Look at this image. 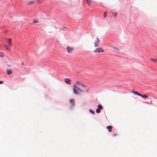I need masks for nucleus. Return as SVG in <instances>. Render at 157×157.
Returning a JSON list of instances; mask_svg holds the SVG:
<instances>
[{
	"label": "nucleus",
	"mask_w": 157,
	"mask_h": 157,
	"mask_svg": "<svg viewBox=\"0 0 157 157\" xmlns=\"http://www.w3.org/2000/svg\"><path fill=\"white\" fill-rule=\"evenodd\" d=\"M38 19H35L33 21L34 23H38Z\"/></svg>",
	"instance_id": "aec40b11"
},
{
	"label": "nucleus",
	"mask_w": 157,
	"mask_h": 157,
	"mask_svg": "<svg viewBox=\"0 0 157 157\" xmlns=\"http://www.w3.org/2000/svg\"><path fill=\"white\" fill-rule=\"evenodd\" d=\"M140 96L143 98H147L148 97V96L147 95H143V94H140Z\"/></svg>",
	"instance_id": "9b49d317"
},
{
	"label": "nucleus",
	"mask_w": 157,
	"mask_h": 157,
	"mask_svg": "<svg viewBox=\"0 0 157 157\" xmlns=\"http://www.w3.org/2000/svg\"><path fill=\"white\" fill-rule=\"evenodd\" d=\"M69 101L70 103L71 104L72 106H74L75 105V100L73 99H71Z\"/></svg>",
	"instance_id": "6e6552de"
},
{
	"label": "nucleus",
	"mask_w": 157,
	"mask_h": 157,
	"mask_svg": "<svg viewBox=\"0 0 157 157\" xmlns=\"http://www.w3.org/2000/svg\"><path fill=\"white\" fill-rule=\"evenodd\" d=\"M64 82L70 85L71 84V81L70 79L68 78H65L64 79Z\"/></svg>",
	"instance_id": "39448f33"
},
{
	"label": "nucleus",
	"mask_w": 157,
	"mask_h": 157,
	"mask_svg": "<svg viewBox=\"0 0 157 157\" xmlns=\"http://www.w3.org/2000/svg\"><path fill=\"white\" fill-rule=\"evenodd\" d=\"M34 2L33 1L29 2H27V5H31L33 4Z\"/></svg>",
	"instance_id": "ddd939ff"
},
{
	"label": "nucleus",
	"mask_w": 157,
	"mask_h": 157,
	"mask_svg": "<svg viewBox=\"0 0 157 157\" xmlns=\"http://www.w3.org/2000/svg\"><path fill=\"white\" fill-rule=\"evenodd\" d=\"M151 60L154 62H157V59H153V58H152L151 59Z\"/></svg>",
	"instance_id": "f3484780"
},
{
	"label": "nucleus",
	"mask_w": 157,
	"mask_h": 157,
	"mask_svg": "<svg viewBox=\"0 0 157 157\" xmlns=\"http://www.w3.org/2000/svg\"><path fill=\"white\" fill-rule=\"evenodd\" d=\"M89 112L90 113H92V114L94 115V111H93L92 109H90L89 110Z\"/></svg>",
	"instance_id": "dca6fc26"
},
{
	"label": "nucleus",
	"mask_w": 157,
	"mask_h": 157,
	"mask_svg": "<svg viewBox=\"0 0 157 157\" xmlns=\"http://www.w3.org/2000/svg\"><path fill=\"white\" fill-rule=\"evenodd\" d=\"M0 56H1V57H3V55H2V54H1V55H0Z\"/></svg>",
	"instance_id": "bb28decb"
},
{
	"label": "nucleus",
	"mask_w": 157,
	"mask_h": 157,
	"mask_svg": "<svg viewBox=\"0 0 157 157\" xmlns=\"http://www.w3.org/2000/svg\"><path fill=\"white\" fill-rule=\"evenodd\" d=\"M7 40V43L9 44L10 47L12 45V39L11 38H8Z\"/></svg>",
	"instance_id": "423d86ee"
},
{
	"label": "nucleus",
	"mask_w": 157,
	"mask_h": 157,
	"mask_svg": "<svg viewBox=\"0 0 157 157\" xmlns=\"http://www.w3.org/2000/svg\"><path fill=\"white\" fill-rule=\"evenodd\" d=\"M111 47H112L113 48H114V49H117V50H119V49L116 48V47H113V46H111Z\"/></svg>",
	"instance_id": "412c9836"
},
{
	"label": "nucleus",
	"mask_w": 157,
	"mask_h": 157,
	"mask_svg": "<svg viewBox=\"0 0 157 157\" xmlns=\"http://www.w3.org/2000/svg\"><path fill=\"white\" fill-rule=\"evenodd\" d=\"M7 50L9 51H10V49L8 47H7L6 48Z\"/></svg>",
	"instance_id": "4be33fe9"
},
{
	"label": "nucleus",
	"mask_w": 157,
	"mask_h": 157,
	"mask_svg": "<svg viewBox=\"0 0 157 157\" xmlns=\"http://www.w3.org/2000/svg\"><path fill=\"white\" fill-rule=\"evenodd\" d=\"M103 17L104 18H105L107 17L106 12L105 11L104 13Z\"/></svg>",
	"instance_id": "6ab92c4d"
},
{
	"label": "nucleus",
	"mask_w": 157,
	"mask_h": 157,
	"mask_svg": "<svg viewBox=\"0 0 157 157\" xmlns=\"http://www.w3.org/2000/svg\"><path fill=\"white\" fill-rule=\"evenodd\" d=\"M73 85H76V86L78 85H81L82 86H83V85L82 84V83L79 81H78L75 82V84H73Z\"/></svg>",
	"instance_id": "0eeeda50"
},
{
	"label": "nucleus",
	"mask_w": 157,
	"mask_h": 157,
	"mask_svg": "<svg viewBox=\"0 0 157 157\" xmlns=\"http://www.w3.org/2000/svg\"><path fill=\"white\" fill-rule=\"evenodd\" d=\"M7 66L9 67H10V65H7Z\"/></svg>",
	"instance_id": "cd10ccee"
},
{
	"label": "nucleus",
	"mask_w": 157,
	"mask_h": 157,
	"mask_svg": "<svg viewBox=\"0 0 157 157\" xmlns=\"http://www.w3.org/2000/svg\"><path fill=\"white\" fill-rule=\"evenodd\" d=\"M100 40L97 37L96 39V40L94 42V46L95 47H97L99 46V43Z\"/></svg>",
	"instance_id": "20e7f679"
},
{
	"label": "nucleus",
	"mask_w": 157,
	"mask_h": 157,
	"mask_svg": "<svg viewBox=\"0 0 157 157\" xmlns=\"http://www.w3.org/2000/svg\"><path fill=\"white\" fill-rule=\"evenodd\" d=\"M132 93H133L134 94H135L136 95H137L140 96V94H140V93H139L137 91H132Z\"/></svg>",
	"instance_id": "9d476101"
},
{
	"label": "nucleus",
	"mask_w": 157,
	"mask_h": 157,
	"mask_svg": "<svg viewBox=\"0 0 157 157\" xmlns=\"http://www.w3.org/2000/svg\"><path fill=\"white\" fill-rule=\"evenodd\" d=\"M21 64L22 65H24V63L23 62H21Z\"/></svg>",
	"instance_id": "393cba45"
},
{
	"label": "nucleus",
	"mask_w": 157,
	"mask_h": 157,
	"mask_svg": "<svg viewBox=\"0 0 157 157\" xmlns=\"http://www.w3.org/2000/svg\"><path fill=\"white\" fill-rule=\"evenodd\" d=\"M104 51L103 49L101 47H99L98 48H96L95 50L94 51L95 52H103Z\"/></svg>",
	"instance_id": "7ed1b4c3"
},
{
	"label": "nucleus",
	"mask_w": 157,
	"mask_h": 157,
	"mask_svg": "<svg viewBox=\"0 0 157 157\" xmlns=\"http://www.w3.org/2000/svg\"><path fill=\"white\" fill-rule=\"evenodd\" d=\"M114 16H116L117 15V14L116 13H114Z\"/></svg>",
	"instance_id": "a878e982"
},
{
	"label": "nucleus",
	"mask_w": 157,
	"mask_h": 157,
	"mask_svg": "<svg viewBox=\"0 0 157 157\" xmlns=\"http://www.w3.org/2000/svg\"><path fill=\"white\" fill-rule=\"evenodd\" d=\"M3 83V81H0V84H2Z\"/></svg>",
	"instance_id": "b1692460"
},
{
	"label": "nucleus",
	"mask_w": 157,
	"mask_h": 157,
	"mask_svg": "<svg viewBox=\"0 0 157 157\" xmlns=\"http://www.w3.org/2000/svg\"><path fill=\"white\" fill-rule=\"evenodd\" d=\"M74 49V48L73 47L67 46V52L69 53H71L73 51Z\"/></svg>",
	"instance_id": "f03ea898"
},
{
	"label": "nucleus",
	"mask_w": 157,
	"mask_h": 157,
	"mask_svg": "<svg viewBox=\"0 0 157 157\" xmlns=\"http://www.w3.org/2000/svg\"><path fill=\"white\" fill-rule=\"evenodd\" d=\"M4 47L6 48L7 47H7V45H6V44H4Z\"/></svg>",
	"instance_id": "5701e85b"
},
{
	"label": "nucleus",
	"mask_w": 157,
	"mask_h": 157,
	"mask_svg": "<svg viewBox=\"0 0 157 157\" xmlns=\"http://www.w3.org/2000/svg\"><path fill=\"white\" fill-rule=\"evenodd\" d=\"M106 128L108 130L109 132H110L112 131V129L113 128V127L111 125H109L107 126Z\"/></svg>",
	"instance_id": "1a4fd4ad"
},
{
	"label": "nucleus",
	"mask_w": 157,
	"mask_h": 157,
	"mask_svg": "<svg viewBox=\"0 0 157 157\" xmlns=\"http://www.w3.org/2000/svg\"><path fill=\"white\" fill-rule=\"evenodd\" d=\"M6 71L8 75H10L12 73V71L10 70L7 69Z\"/></svg>",
	"instance_id": "4468645a"
},
{
	"label": "nucleus",
	"mask_w": 157,
	"mask_h": 157,
	"mask_svg": "<svg viewBox=\"0 0 157 157\" xmlns=\"http://www.w3.org/2000/svg\"><path fill=\"white\" fill-rule=\"evenodd\" d=\"M96 112L97 113H99L101 112L100 109L97 108L96 110Z\"/></svg>",
	"instance_id": "a211bd4d"
},
{
	"label": "nucleus",
	"mask_w": 157,
	"mask_h": 157,
	"mask_svg": "<svg viewBox=\"0 0 157 157\" xmlns=\"http://www.w3.org/2000/svg\"><path fill=\"white\" fill-rule=\"evenodd\" d=\"M86 2L88 5H90L91 4L92 1L91 0H86Z\"/></svg>",
	"instance_id": "f8f14e48"
},
{
	"label": "nucleus",
	"mask_w": 157,
	"mask_h": 157,
	"mask_svg": "<svg viewBox=\"0 0 157 157\" xmlns=\"http://www.w3.org/2000/svg\"><path fill=\"white\" fill-rule=\"evenodd\" d=\"M72 90L74 93L75 94L83 93V91L76 86V85H73Z\"/></svg>",
	"instance_id": "f257e3e1"
},
{
	"label": "nucleus",
	"mask_w": 157,
	"mask_h": 157,
	"mask_svg": "<svg viewBox=\"0 0 157 157\" xmlns=\"http://www.w3.org/2000/svg\"><path fill=\"white\" fill-rule=\"evenodd\" d=\"M98 108L100 110H101L102 109V107L101 104H99L98 105Z\"/></svg>",
	"instance_id": "2eb2a0df"
}]
</instances>
